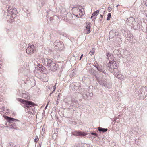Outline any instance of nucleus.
<instances>
[{"label": "nucleus", "mask_w": 147, "mask_h": 147, "mask_svg": "<svg viewBox=\"0 0 147 147\" xmlns=\"http://www.w3.org/2000/svg\"><path fill=\"white\" fill-rule=\"evenodd\" d=\"M82 10L83 8L81 7H79L78 8H74L72 9V13L76 17L81 18L83 15Z\"/></svg>", "instance_id": "obj_4"}, {"label": "nucleus", "mask_w": 147, "mask_h": 147, "mask_svg": "<svg viewBox=\"0 0 147 147\" xmlns=\"http://www.w3.org/2000/svg\"><path fill=\"white\" fill-rule=\"evenodd\" d=\"M6 119L8 120L7 121L9 122H11L12 121H18V120L8 116L6 117Z\"/></svg>", "instance_id": "obj_12"}, {"label": "nucleus", "mask_w": 147, "mask_h": 147, "mask_svg": "<svg viewBox=\"0 0 147 147\" xmlns=\"http://www.w3.org/2000/svg\"><path fill=\"white\" fill-rule=\"evenodd\" d=\"M118 7V6L117 5V7Z\"/></svg>", "instance_id": "obj_25"}, {"label": "nucleus", "mask_w": 147, "mask_h": 147, "mask_svg": "<svg viewBox=\"0 0 147 147\" xmlns=\"http://www.w3.org/2000/svg\"><path fill=\"white\" fill-rule=\"evenodd\" d=\"M47 66L49 69L53 71L57 70L58 65L55 62L48 59H47Z\"/></svg>", "instance_id": "obj_3"}, {"label": "nucleus", "mask_w": 147, "mask_h": 147, "mask_svg": "<svg viewBox=\"0 0 147 147\" xmlns=\"http://www.w3.org/2000/svg\"><path fill=\"white\" fill-rule=\"evenodd\" d=\"M95 52V49L94 48H93L91 51L90 52V54L91 56L92 55L94 54V53Z\"/></svg>", "instance_id": "obj_17"}, {"label": "nucleus", "mask_w": 147, "mask_h": 147, "mask_svg": "<svg viewBox=\"0 0 147 147\" xmlns=\"http://www.w3.org/2000/svg\"><path fill=\"white\" fill-rule=\"evenodd\" d=\"M36 68L38 70H40L41 72H43L45 70V67L42 65L40 64H38L37 65Z\"/></svg>", "instance_id": "obj_10"}, {"label": "nucleus", "mask_w": 147, "mask_h": 147, "mask_svg": "<svg viewBox=\"0 0 147 147\" xmlns=\"http://www.w3.org/2000/svg\"><path fill=\"white\" fill-rule=\"evenodd\" d=\"M107 20H109L111 17V13H109L107 15Z\"/></svg>", "instance_id": "obj_18"}, {"label": "nucleus", "mask_w": 147, "mask_h": 147, "mask_svg": "<svg viewBox=\"0 0 147 147\" xmlns=\"http://www.w3.org/2000/svg\"><path fill=\"white\" fill-rule=\"evenodd\" d=\"M127 22L128 24L134 26L136 22L133 17H130L127 19Z\"/></svg>", "instance_id": "obj_8"}, {"label": "nucleus", "mask_w": 147, "mask_h": 147, "mask_svg": "<svg viewBox=\"0 0 147 147\" xmlns=\"http://www.w3.org/2000/svg\"><path fill=\"white\" fill-rule=\"evenodd\" d=\"M98 129L100 131H102L103 132H106L108 130V129L107 128L105 129L100 127H99L98 128Z\"/></svg>", "instance_id": "obj_14"}, {"label": "nucleus", "mask_w": 147, "mask_h": 147, "mask_svg": "<svg viewBox=\"0 0 147 147\" xmlns=\"http://www.w3.org/2000/svg\"><path fill=\"white\" fill-rule=\"evenodd\" d=\"M54 45L56 49L61 50L63 49V44L61 42L59 41L58 40H57L54 42Z\"/></svg>", "instance_id": "obj_6"}, {"label": "nucleus", "mask_w": 147, "mask_h": 147, "mask_svg": "<svg viewBox=\"0 0 147 147\" xmlns=\"http://www.w3.org/2000/svg\"><path fill=\"white\" fill-rule=\"evenodd\" d=\"M56 84H55V86H54V89L53 90V91H55V89H56V87H55V86H56Z\"/></svg>", "instance_id": "obj_22"}, {"label": "nucleus", "mask_w": 147, "mask_h": 147, "mask_svg": "<svg viewBox=\"0 0 147 147\" xmlns=\"http://www.w3.org/2000/svg\"><path fill=\"white\" fill-rule=\"evenodd\" d=\"M107 59L109 61V64H110V68L112 69H115L117 68V66L116 62L114 61V57L111 55L109 53H107Z\"/></svg>", "instance_id": "obj_2"}, {"label": "nucleus", "mask_w": 147, "mask_h": 147, "mask_svg": "<svg viewBox=\"0 0 147 147\" xmlns=\"http://www.w3.org/2000/svg\"><path fill=\"white\" fill-rule=\"evenodd\" d=\"M49 102H49H48L47 105L46 106V107H45V109H46L47 108Z\"/></svg>", "instance_id": "obj_24"}, {"label": "nucleus", "mask_w": 147, "mask_h": 147, "mask_svg": "<svg viewBox=\"0 0 147 147\" xmlns=\"http://www.w3.org/2000/svg\"><path fill=\"white\" fill-rule=\"evenodd\" d=\"M39 140L38 137L37 136H36L35 137V138L34 139V141L35 142H37Z\"/></svg>", "instance_id": "obj_19"}, {"label": "nucleus", "mask_w": 147, "mask_h": 147, "mask_svg": "<svg viewBox=\"0 0 147 147\" xmlns=\"http://www.w3.org/2000/svg\"><path fill=\"white\" fill-rule=\"evenodd\" d=\"M17 100L18 101L24 104L26 107V108H29L30 107H31L32 106H34L36 105L35 104L30 101L27 100L20 98H18Z\"/></svg>", "instance_id": "obj_5"}, {"label": "nucleus", "mask_w": 147, "mask_h": 147, "mask_svg": "<svg viewBox=\"0 0 147 147\" xmlns=\"http://www.w3.org/2000/svg\"><path fill=\"white\" fill-rule=\"evenodd\" d=\"M97 69L100 72L104 73V70H103L102 67H97Z\"/></svg>", "instance_id": "obj_16"}, {"label": "nucleus", "mask_w": 147, "mask_h": 147, "mask_svg": "<svg viewBox=\"0 0 147 147\" xmlns=\"http://www.w3.org/2000/svg\"><path fill=\"white\" fill-rule=\"evenodd\" d=\"M8 14L7 18V21L10 22H13L14 18L16 16V11L15 9L13 8L11 9L9 8L8 9Z\"/></svg>", "instance_id": "obj_1"}, {"label": "nucleus", "mask_w": 147, "mask_h": 147, "mask_svg": "<svg viewBox=\"0 0 147 147\" xmlns=\"http://www.w3.org/2000/svg\"><path fill=\"white\" fill-rule=\"evenodd\" d=\"M91 134L93 135H94L96 136H97V134L96 133L92 132L91 133Z\"/></svg>", "instance_id": "obj_20"}, {"label": "nucleus", "mask_w": 147, "mask_h": 147, "mask_svg": "<svg viewBox=\"0 0 147 147\" xmlns=\"http://www.w3.org/2000/svg\"><path fill=\"white\" fill-rule=\"evenodd\" d=\"M83 54H82L81 55V56L80 58V60H81V59L82 57L83 56Z\"/></svg>", "instance_id": "obj_23"}, {"label": "nucleus", "mask_w": 147, "mask_h": 147, "mask_svg": "<svg viewBox=\"0 0 147 147\" xmlns=\"http://www.w3.org/2000/svg\"><path fill=\"white\" fill-rule=\"evenodd\" d=\"M59 102V100H58V99H57L56 101V104L57 105L58 104Z\"/></svg>", "instance_id": "obj_21"}, {"label": "nucleus", "mask_w": 147, "mask_h": 147, "mask_svg": "<svg viewBox=\"0 0 147 147\" xmlns=\"http://www.w3.org/2000/svg\"><path fill=\"white\" fill-rule=\"evenodd\" d=\"M90 24H87L86 29L84 30L86 34H88L90 32Z\"/></svg>", "instance_id": "obj_11"}, {"label": "nucleus", "mask_w": 147, "mask_h": 147, "mask_svg": "<svg viewBox=\"0 0 147 147\" xmlns=\"http://www.w3.org/2000/svg\"><path fill=\"white\" fill-rule=\"evenodd\" d=\"M99 12V10H97L94 12L91 17V18H93L94 19H95V16L98 15V14Z\"/></svg>", "instance_id": "obj_13"}, {"label": "nucleus", "mask_w": 147, "mask_h": 147, "mask_svg": "<svg viewBox=\"0 0 147 147\" xmlns=\"http://www.w3.org/2000/svg\"><path fill=\"white\" fill-rule=\"evenodd\" d=\"M35 50V48L34 46L29 44L28 45V47L26 49V51L28 54H31Z\"/></svg>", "instance_id": "obj_7"}, {"label": "nucleus", "mask_w": 147, "mask_h": 147, "mask_svg": "<svg viewBox=\"0 0 147 147\" xmlns=\"http://www.w3.org/2000/svg\"><path fill=\"white\" fill-rule=\"evenodd\" d=\"M72 134L74 136H84L87 135V133L86 132H82L80 131H74L73 132Z\"/></svg>", "instance_id": "obj_9"}, {"label": "nucleus", "mask_w": 147, "mask_h": 147, "mask_svg": "<svg viewBox=\"0 0 147 147\" xmlns=\"http://www.w3.org/2000/svg\"><path fill=\"white\" fill-rule=\"evenodd\" d=\"M10 0H1V1L4 4H7L9 3Z\"/></svg>", "instance_id": "obj_15"}]
</instances>
